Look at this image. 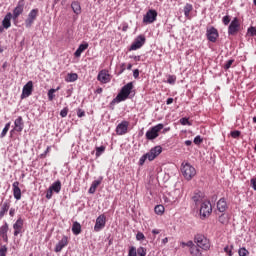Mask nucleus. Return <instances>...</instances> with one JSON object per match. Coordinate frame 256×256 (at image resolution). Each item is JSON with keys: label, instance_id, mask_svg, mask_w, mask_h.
<instances>
[{"label": "nucleus", "instance_id": "obj_47", "mask_svg": "<svg viewBox=\"0 0 256 256\" xmlns=\"http://www.w3.org/2000/svg\"><path fill=\"white\" fill-rule=\"evenodd\" d=\"M69 113V109L68 108H64L60 111V116L65 118L67 117V114Z\"/></svg>", "mask_w": 256, "mask_h": 256}, {"label": "nucleus", "instance_id": "obj_26", "mask_svg": "<svg viewBox=\"0 0 256 256\" xmlns=\"http://www.w3.org/2000/svg\"><path fill=\"white\" fill-rule=\"evenodd\" d=\"M49 189H51V191L54 193H59L61 191V181H56L54 182Z\"/></svg>", "mask_w": 256, "mask_h": 256}, {"label": "nucleus", "instance_id": "obj_1", "mask_svg": "<svg viewBox=\"0 0 256 256\" xmlns=\"http://www.w3.org/2000/svg\"><path fill=\"white\" fill-rule=\"evenodd\" d=\"M161 153H163V148L161 146H155L153 148L150 149L149 152H147L146 154L142 155L139 159V165L143 166L145 165V161H155V159H157V157H159V155H161Z\"/></svg>", "mask_w": 256, "mask_h": 256}, {"label": "nucleus", "instance_id": "obj_54", "mask_svg": "<svg viewBox=\"0 0 256 256\" xmlns=\"http://www.w3.org/2000/svg\"><path fill=\"white\" fill-rule=\"evenodd\" d=\"M51 197H53V192H52L51 188H49L46 193V198L51 199Z\"/></svg>", "mask_w": 256, "mask_h": 256}, {"label": "nucleus", "instance_id": "obj_42", "mask_svg": "<svg viewBox=\"0 0 256 256\" xmlns=\"http://www.w3.org/2000/svg\"><path fill=\"white\" fill-rule=\"evenodd\" d=\"M136 239L137 241H145V234H143L142 232H138L136 234Z\"/></svg>", "mask_w": 256, "mask_h": 256}, {"label": "nucleus", "instance_id": "obj_8", "mask_svg": "<svg viewBox=\"0 0 256 256\" xmlns=\"http://www.w3.org/2000/svg\"><path fill=\"white\" fill-rule=\"evenodd\" d=\"M105 225H107V217L105 216V214H102L96 218L94 231L96 233H99V231H103V229H105Z\"/></svg>", "mask_w": 256, "mask_h": 256}, {"label": "nucleus", "instance_id": "obj_25", "mask_svg": "<svg viewBox=\"0 0 256 256\" xmlns=\"http://www.w3.org/2000/svg\"><path fill=\"white\" fill-rule=\"evenodd\" d=\"M192 201L195 202V205H202V203H204V199H203V194L201 193H196L194 194V196L192 197Z\"/></svg>", "mask_w": 256, "mask_h": 256}, {"label": "nucleus", "instance_id": "obj_56", "mask_svg": "<svg viewBox=\"0 0 256 256\" xmlns=\"http://www.w3.org/2000/svg\"><path fill=\"white\" fill-rule=\"evenodd\" d=\"M186 247H189L190 249H192L193 247H195V243H193V241H188L186 242Z\"/></svg>", "mask_w": 256, "mask_h": 256}, {"label": "nucleus", "instance_id": "obj_2", "mask_svg": "<svg viewBox=\"0 0 256 256\" xmlns=\"http://www.w3.org/2000/svg\"><path fill=\"white\" fill-rule=\"evenodd\" d=\"M133 89V82H130L126 85H124L120 91V93H118V95L116 96V98L114 99V101L116 103H121V101H125L127 100V98L129 97V95H131V91Z\"/></svg>", "mask_w": 256, "mask_h": 256}, {"label": "nucleus", "instance_id": "obj_35", "mask_svg": "<svg viewBox=\"0 0 256 256\" xmlns=\"http://www.w3.org/2000/svg\"><path fill=\"white\" fill-rule=\"evenodd\" d=\"M10 127H11V122H8V123L5 125V127L3 128V130H2V132H1V134H0V137H1V138L5 137V135H7V133H8V131H9Z\"/></svg>", "mask_w": 256, "mask_h": 256}, {"label": "nucleus", "instance_id": "obj_29", "mask_svg": "<svg viewBox=\"0 0 256 256\" xmlns=\"http://www.w3.org/2000/svg\"><path fill=\"white\" fill-rule=\"evenodd\" d=\"M72 233L79 235L81 233V224L79 222H74L72 225Z\"/></svg>", "mask_w": 256, "mask_h": 256}, {"label": "nucleus", "instance_id": "obj_53", "mask_svg": "<svg viewBox=\"0 0 256 256\" xmlns=\"http://www.w3.org/2000/svg\"><path fill=\"white\" fill-rule=\"evenodd\" d=\"M250 183L252 185V189H254V191H256V178H252L250 180Z\"/></svg>", "mask_w": 256, "mask_h": 256}, {"label": "nucleus", "instance_id": "obj_46", "mask_svg": "<svg viewBox=\"0 0 256 256\" xmlns=\"http://www.w3.org/2000/svg\"><path fill=\"white\" fill-rule=\"evenodd\" d=\"M128 256H137V249L135 247H131Z\"/></svg>", "mask_w": 256, "mask_h": 256}, {"label": "nucleus", "instance_id": "obj_45", "mask_svg": "<svg viewBox=\"0 0 256 256\" xmlns=\"http://www.w3.org/2000/svg\"><path fill=\"white\" fill-rule=\"evenodd\" d=\"M248 35H251L252 37H256V28L255 27H250L248 29Z\"/></svg>", "mask_w": 256, "mask_h": 256}, {"label": "nucleus", "instance_id": "obj_20", "mask_svg": "<svg viewBox=\"0 0 256 256\" xmlns=\"http://www.w3.org/2000/svg\"><path fill=\"white\" fill-rule=\"evenodd\" d=\"M11 19H13V14L8 12L2 20V27L4 29H9V27H11Z\"/></svg>", "mask_w": 256, "mask_h": 256}, {"label": "nucleus", "instance_id": "obj_32", "mask_svg": "<svg viewBox=\"0 0 256 256\" xmlns=\"http://www.w3.org/2000/svg\"><path fill=\"white\" fill-rule=\"evenodd\" d=\"M59 87H57V89H50L49 91H48V99H49V101H53V99H55V93H57V91H59Z\"/></svg>", "mask_w": 256, "mask_h": 256}, {"label": "nucleus", "instance_id": "obj_27", "mask_svg": "<svg viewBox=\"0 0 256 256\" xmlns=\"http://www.w3.org/2000/svg\"><path fill=\"white\" fill-rule=\"evenodd\" d=\"M190 255L192 256H203V252L199 249V246L195 245L190 249Z\"/></svg>", "mask_w": 256, "mask_h": 256}, {"label": "nucleus", "instance_id": "obj_52", "mask_svg": "<svg viewBox=\"0 0 256 256\" xmlns=\"http://www.w3.org/2000/svg\"><path fill=\"white\" fill-rule=\"evenodd\" d=\"M231 65H233V60H228L224 65V69H231Z\"/></svg>", "mask_w": 256, "mask_h": 256}, {"label": "nucleus", "instance_id": "obj_50", "mask_svg": "<svg viewBox=\"0 0 256 256\" xmlns=\"http://www.w3.org/2000/svg\"><path fill=\"white\" fill-rule=\"evenodd\" d=\"M241 135L240 131H232L231 132V137H233V139H237V137H239Z\"/></svg>", "mask_w": 256, "mask_h": 256}, {"label": "nucleus", "instance_id": "obj_7", "mask_svg": "<svg viewBox=\"0 0 256 256\" xmlns=\"http://www.w3.org/2000/svg\"><path fill=\"white\" fill-rule=\"evenodd\" d=\"M23 11H25V0H20L13 10V13H12L13 21H17V19H19V16L23 15Z\"/></svg>", "mask_w": 256, "mask_h": 256}, {"label": "nucleus", "instance_id": "obj_33", "mask_svg": "<svg viewBox=\"0 0 256 256\" xmlns=\"http://www.w3.org/2000/svg\"><path fill=\"white\" fill-rule=\"evenodd\" d=\"M154 211L156 215H163V213H165V207L163 205H157Z\"/></svg>", "mask_w": 256, "mask_h": 256}, {"label": "nucleus", "instance_id": "obj_39", "mask_svg": "<svg viewBox=\"0 0 256 256\" xmlns=\"http://www.w3.org/2000/svg\"><path fill=\"white\" fill-rule=\"evenodd\" d=\"M137 254H138V256H146L147 255V249H145L144 247H139L137 249Z\"/></svg>", "mask_w": 256, "mask_h": 256}, {"label": "nucleus", "instance_id": "obj_64", "mask_svg": "<svg viewBox=\"0 0 256 256\" xmlns=\"http://www.w3.org/2000/svg\"><path fill=\"white\" fill-rule=\"evenodd\" d=\"M9 214H10L11 217H13V215H15V209H11Z\"/></svg>", "mask_w": 256, "mask_h": 256}, {"label": "nucleus", "instance_id": "obj_34", "mask_svg": "<svg viewBox=\"0 0 256 256\" xmlns=\"http://www.w3.org/2000/svg\"><path fill=\"white\" fill-rule=\"evenodd\" d=\"M7 231H9V224L5 223L0 227V236L4 235L5 237V235H7Z\"/></svg>", "mask_w": 256, "mask_h": 256}, {"label": "nucleus", "instance_id": "obj_40", "mask_svg": "<svg viewBox=\"0 0 256 256\" xmlns=\"http://www.w3.org/2000/svg\"><path fill=\"white\" fill-rule=\"evenodd\" d=\"M101 181H103L102 177L98 180L93 181L91 184V187H93L94 189H97V187L101 185Z\"/></svg>", "mask_w": 256, "mask_h": 256}, {"label": "nucleus", "instance_id": "obj_17", "mask_svg": "<svg viewBox=\"0 0 256 256\" xmlns=\"http://www.w3.org/2000/svg\"><path fill=\"white\" fill-rule=\"evenodd\" d=\"M69 241L67 240V237L64 236L55 246L54 251L56 253H61L63 251L64 247H67Z\"/></svg>", "mask_w": 256, "mask_h": 256}, {"label": "nucleus", "instance_id": "obj_43", "mask_svg": "<svg viewBox=\"0 0 256 256\" xmlns=\"http://www.w3.org/2000/svg\"><path fill=\"white\" fill-rule=\"evenodd\" d=\"M222 22L224 25H229V23H231V17H229V15L224 16Z\"/></svg>", "mask_w": 256, "mask_h": 256}, {"label": "nucleus", "instance_id": "obj_5", "mask_svg": "<svg viewBox=\"0 0 256 256\" xmlns=\"http://www.w3.org/2000/svg\"><path fill=\"white\" fill-rule=\"evenodd\" d=\"M211 213H213V207L211 206V202L205 200L200 206V217L202 219H206V217H209Z\"/></svg>", "mask_w": 256, "mask_h": 256}, {"label": "nucleus", "instance_id": "obj_28", "mask_svg": "<svg viewBox=\"0 0 256 256\" xmlns=\"http://www.w3.org/2000/svg\"><path fill=\"white\" fill-rule=\"evenodd\" d=\"M193 11V5L187 3L184 6V15L186 17V19H190V13Z\"/></svg>", "mask_w": 256, "mask_h": 256}, {"label": "nucleus", "instance_id": "obj_38", "mask_svg": "<svg viewBox=\"0 0 256 256\" xmlns=\"http://www.w3.org/2000/svg\"><path fill=\"white\" fill-rule=\"evenodd\" d=\"M105 153V146L96 147V157H101Z\"/></svg>", "mask_w": 256, "mask_h": 256}, {"label": "nucleus", "instance_id": "obj_11", "mask_svg": "<svg viewBox=\"0 0 256 256\" xmlns=\"http://www.w3.org/2000/svg\"><path fill=\"white\" fill-rule=\"evenodd\" d=\"M142 45H145V36H138L134 43L130 47V51H137V49H141Z\"/></svg>", "mask_w": 256, "mask_h": 256}, {"label": "nucleus", "instance_id": "obj_36", "mask_svg": "<svg viewBox=\"0 0 256 256\" xmlns=\"http://www.w3.org/2000/svg\"><path fill=\"white\" fill-rule=\"evenodd\" d=\"M238 255L239 256H249V250H247V248H245V247H240L238 249Z\"/></svg>", "mask_w": 256, "mask_h": 256}, {"label": "nucleus", "instance_id": "obj_37", "mask_svg": "<svg viewBox=\"0 0 256 256\" xmlns=\"http://www.w3.org/2000/svg\"><path fill=\"white\" fill-rule=\"evenodd\" d=\"M218 221L219 223H222V225H226V223L229 222V218L227 217V215L222 214L219 216Z\"/></svg>", "mask_w": 256, "mask_h": 256}, {"label": "nucleus", "instance_id": "obj_24", "mask_svg": "<svg viewBox=\"0 0 256 256\" xmlns=\"http://www.w3.org/2000/svg\"><path fill=\"white\" fill-rule=\"evenodd\" d=\"M71 8L73 10V13H75V15H81V4L77 1H73L71 3Z\"/></svg>", "mask_w": 256, "mask_h": 256}, {"label": "nucleus", "instance_id": "obj_30", "mask_svg": "<svg viewBox=\"0 0 256 256\" xmlns=\"http://www.w3.org/2000/svg\"><path fill=\"white\" fill-rule=\"evenodd\" d=\"M79 76H77V73H70L67 75V77L65 78V81L67 83H73L75 81H77Z\"/></svg>", "mask_w": 256, "mask_h": 256}, {"label": "nucleus", "instance_id": "obj_60", "mask_svg": "<svg viewBox=\"0 0 256 256\" xmlns=\"http://www.w3.org/2000/svg\"><path fill=\"white\" fill-rule=\"evenodd\" d=\"M167 243H169V238H164V239H162V244L163 245H167Z\"/></svg>", "mask_w": 256, "mask_h": 256}, {"label": "nucleus", "instance_id": "obj_51", "mask_svg": "<svg viewBox=\"0 0 256 256\" xmlns=\"http://www.w3.org/2000/svg\"><path fill=\"white\" fill-rule=\"evenodd\" d=\"M224 253H227L229 256H233V251H231L229 246L224 247Z\"/></svg>", "mask_w": 256, "mask_h": 256}, {"label": "nucleus", "instance_id": "obj_23", "mask_svg": "<svg viewBox=\"0 0 256 256\" xmlns=\"http://www.w3.org/2000/svg\"><path fill=\"white\" fill-rule=\"evenodd\" d=\"M86 49H89V43L84 42L80 44L78 49L74 53L75 57H81V54L83 53V51H86Z\"/></svg>", "mask_w": 256, "mask_h": 256}, {"label": "nucleus", "instance_id": "obj_16", "mask_svg": "<svg viewBox=\"0 0 256 256\" xmlns=\"http://www.w3.org/2000/svg\"><path fill=\"white\" fill-rule=\"evenodd\" d=\"M97 79L100 83H109V81H111V75H109L107 70H102L99 72Z\"/></svg>", "mask_w": 256, "mask_h": 256}, {"label": "nucleus", "instance_id": "obj_63", "mask_svg": "<svg viewBox=\"0 0 256 256\" xmlns=\"http://www.w3.org/2000/svg\"><path fill=\"white\" fill-rule=\"evenodd\" d=\"M153 235H159L160 231L158 229L152 230Z\"/></svg>", "mask_w": 256, "mask_h": 256}, {"label": "nucleus", "instance_id": "obj_22", "mask_svg": "<svg viewBox=\"0 0 256 256\" xmlns=\"http://www.w3.org/2000/svg\"><path fill=\"white\" fill-rule=\"evenodd\" d=\"M14 129L18 132L21 133L23 131V127H25L23 123V117L19 116L15 121H14Z\"/></svg>", "mask_w": 256, "mask_h": 256}, {"label": "nucleus", "instance_id": "obj_61", "mask_svg": "<svg viewBox=\"0 0 256 256\" xmlns=\"http://www.w3.org/2000/svg\"><path fill=\"white\" fill-rule=\"evenodd\" d=\"M173 103V98H168L166 101V105H171Z\"/></svg>", "mask_w": 256, "mask_h": 256}, {"label": "nucleus", "instance_id": "obj_21", "mask_svg": "<svg viewBox=\"0 0 256 256\" xmlns=\"http://www.w3.org/2000/svg\"><path fill=\"white\" fill-rule=\"evenodd\" d=\"M227 207V200H225V198H221L217 202V209L220 213H225V211H227Z\"/></svg>", "mask_w": 256, "mask_h": 256}, {"label": "nucleus", "instance_id": "obj_9", "mask_svg": "<svg viewBox=\"0 0 256 256\" xmlns=\"http://www.w3.org/2000/svg\"><path fill=\"white\" fill-rule=\"evenodd\" d=\"M157 21V11L149 10L146 15L143 17V23L150 24L155 23Z\"/></svg>", "mask_w": 256, "mask_h": 256}, {"label": "nucleus", "instance_id": "obj_59", "mask_svg": "<svg viewBox=\"0 0 256 256\" xmlns=\"http://www.w3.org/2000/svg\"><path fill=\"white\" fill-rule=\"evenodd\" d=\"M166 203H169V205H173L175 203V200H169L168 198H165Z\"/></svg>", "mask_w": 256, "mask_h": 256}, {"label": "nucleus", "instance_id": "obj_18", "mask_svg": "<svg viewBox=\"0 0 256 256\" xmlns=\"http://www.w3.org/2000/svg\"><path fill=\"white\" fill-rule=\"evenodd\" d=\"M14 236L17 237L23 231V220L18 218L17 221L13 225Z\"/></svg>", "mask_w": 256, "mask_h": 256}, {"label": "nucleus", "instance_id": "obj_31", "mask_svg": "<svg viewBox=\"0 0 256 256\" xmlns=\"http://www.w3.org/2000/svg\"><path fill=\"white\" fill-rule=\"evenodd\" d=\"M9 203L7 202H4L2 204V207H1V210H0V217H4L5 216V213H7V211H9Z\"/></svg>", "mask_w": 256, "mask_h": 256}, {"label": "nucleus", "instance_id": "obj_15", "mask_svg": "<svg viewBox=\"0 0 256 256\" xmlns=\"http://www.w3.org/2000/svg\"><path fill=\"white\" fill-rule=\"evenodd\" d=\"M127 129H129V123L127 121H122L116 127V133L118 135H125L127 133Z\"/></svg>", "mask_w": 256, "mask_h": 256}, {"label": "nucleus", "instance_id": "obj_41", "mask_svg": "<svg viewBox=\"0 0 256 256\" xmlns=\"http://www.w3.org/2000/svg\"><path fill=\"white\" fill-rule=\"evenodd\" d=\"M176 81H177V77H175L173 75L168 76L167 83H169L170 85H175Z\"/></svg>", "mask_w": 256, "mask_h": 256}, {"label": "nucleus", "instance_id": "obj_55", "mask_svg": "<svg viewBox=\"0 0 256 256\" xmlns=\"http://www.w3.org/2000/svg\"><path fill=\"white\" fill-rule=\"evenodd\" d=\"M77 115H78V117H85V111H83V110H81V109H79L78 111H77Z\"/></svg>", "mask_w": 256, "mask_h": 256}, {"label": "nucleus", "instance_id": "obj_14", "mask_svg": "<svg viewBox=\"0 0 256 256\" xmlns=\"http://www.w3.org/2000/svg\"><path fill=\"white\" fill-rule=\"evenodd\" d=\"M217 37H219V32L214 27H211L207 30V38L211 43H215L217 41Z\"/></svg>", "mask_w": 256, "mask_h": 256}, {"label": "nucleus", "instance_id": "obj_44", "mask_svg": "<svg viewBox=\"0 0 256 256\" xmlns=\"http://www.w3.org/2000/svg\"><path fill=\"white\" fill-rule=\"evenodd\" d=\"M0 256H7V246H1L0 248Z\"/></svg>", "mask_w": 256, "mask_h": 256}, {"label": "nucleus", "instance_id": "obj_3", "mask_svg": "<svg viewBox=\"0 0 256 256\" xmlns=\"http://www.w3.org/2000/svg\"><path fill=\"white\" fill-rule=\"evenodd\" d=\"M194 243L203 251H209V249H211V242L203 234H197L194 237Z\"/></svg>", "mask_w": 256, "mask_h": 256}, {"label": "nucleus", "instance_id": "obj_48", "mask_svg": "<svg viewBox=\"0 0 256 256\" xmlns=\"http://www.w3.org/2000/svg\"><path fill=\"white\" fill-rule=\"evenodd\" d=\"M194 143L195 145H201V143H203V139L201 138V136H196L194 138Z\"/></svg>", "mask_w": 256, "mask_h": 256}, {"label": "nucleus", "instance_id": "obj_57", "mask_svg": "<svg viewBox=\"0 0 256 256\" xmlns=\"http://www.w3.org/2000/svg\"><path fill=\"white\" fill-rule=\"evenodd\" d=\"M133 77H134V79H137L139 77V69H135L133 71Z\"/></svg>", "mask_w": 256, "mask_h": 256}, {"label": "nucleus", "instance_id": "obj_13", "mask_svg": "<svg viewBox=\"0 0 256 256\" xmlns=\"http://www.w3.org/2000/svg\"><path fill=\"white\" fill-rule=\"evenodd\" d=\"M237 31H239V19L234 18L228 27V34L235 35Z\"/></svg>", "mask_w": 256, "mask_h": 256}, {"label": "nucleus", "instance_id": "obj_6", "mask_svg": "<svg viewBox=\"0 0 256 256\" xmlns=\"http://www.w3.org/2000/svg\"><path fill=\"white\" fill-rule=\"evenodd\" d=\"M163 127V124L153 126L150 130L146 132V139H148L149 141L157 139V137H159V132L162 131Z\"/></svg>", "mask_w": 256, "mask_h": 256}, {"label": "nucleus", "instance_id": "obj_58", "mask_svg": "<svg viewBox=\"0 0 256 256\" xmlns=\"http://www.w3.org/2000/svg\"><path fill=\"white\" fill-rule=\"evenodd\" d=\"M95 191H97V188H93V186H90L88 193H90L91 195H93V193H95Z\"/></svg>", "mask_w": 256, "mask_h": 256}, {"label": "nucleus", "instance_id": "obj_62", "mask_svg": "<svg viewBox=\"0 0 256 256\" xmlns=\"http://www.w3.org/2000/svg\"><path fill=\"white\" fill-rule=\"evenodd\" d=\"M192 141L191 140H186L185 141V145H187V147L191 146L192 145Z\"/></svg>", "mask_w": 256, "mask_h": 256}, {"label": "nucleus", "instance_id": "obj_12", "mask_svg": "<svg viewBox=\"0 0 256 256\" xmlns=\"http://www.w3.org/2000/svg\"><path fill=\"white\" fill-rule=\"evenodd\" d=\"M37 13H39V10L32 9L30 13L28 14V18L26 19V27H31L34 23V21L37 19Z\"/></svg>", "mask_w": 256, "mask_h": 256}, {"label": "nucleus", "instance_id": "obj_4", "mask_svg": "<svg viewBox=\"0 0 256 256\" xmlns=\"http://www.w3.org/2000/svg\"><path fill=\"white\" fill-rule=\"evenodd\" d=\"M181 171H182L183 177H185L187 181H191V179L194 178L195 175H197V171L195 170V167H193L189 163L182 164Z\"/></svg>", "mask_w": 256, "mask_h": 256}, {"label": "nucleus", "instance_id": "obj_19", "mask_svg": "<svg viewBox=\"0 0 256 256\" xmlns=\"http://www.w3.org/2000/svg\"><path fill=\"white\" fill-rule=\"evenodd\" d=\"M12 187H13L14 199H16V201L21 200V188H19V181H15L12 184Z\"/></svg>", "mask_w": 256, "mask_h": 256}, {"label": "nucleus", "instance_id": "obj_49", "mask_svg": "<svg viewBox=\"0 0 256 256\" xmlns=\"http://www.w3.org/2000/svg\"><path fill=\"white\" fill-rule=\"evenodd\" d=\"M180 123L181 125H191V122H189V119L187 118H181Z\"/></svg>", "mask_w": 256, "mask_h": 256}, {"label": "nucleus", "instance_id": "obj_10", "mask_svg": "<svg viewBox=\"0 0 256 256\" xmlns=\"http://www.w3.org/2000/svg\"><path fill=\"white\" fill-rule=\"evenodd\" d=\"M31 93H33V81H28L22 89L21 99L31 96Z\"/></svg>", "mask_w": 256, "mask_h": 256}]
</instances>
